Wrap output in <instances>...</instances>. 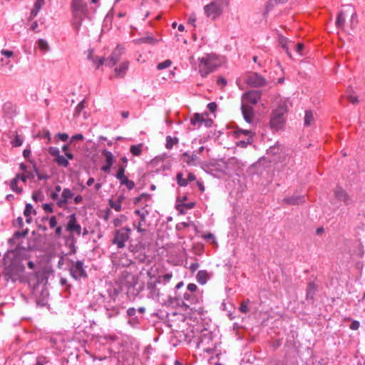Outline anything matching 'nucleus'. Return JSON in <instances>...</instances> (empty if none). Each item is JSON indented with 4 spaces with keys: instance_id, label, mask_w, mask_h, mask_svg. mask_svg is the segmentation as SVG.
Here are the masks:
<instances>
[{
    "instance_id": "f704fd0d",
    "label": "nucleus",
    "mask_w": 365,
    "mask_h": 365,
    "mask_svg": "<svg viewBox=\"0 0 365 365\" xmlns=\"http://www.w3.org/2000/svg\"><path fill=\"white\" fill-rule=\"evenodd\" d=\"M125 165L119 168L118 169L117 173H115V177L117 180H119L120 184H123V182L129 181L130 180L125 175Z\"/></svg>"
},
{
    "instance_id": "423d86ee",
    "label": "nucleus",
    "mask_w": 365,
    "mask_h": 365,
    "mask_svg": "<svg viewBox=\"0 0 365 365\" xmlns=\"http://www.w3.org/2000/svg\"><path fill=\"white\" fill-rule=\"evenodd\" d=\"M287 111L284 102L279 103L270 117V126L274 130H279L284 123V114Z\"/></svg>"
},
{
    "instance_id": "0e129e2a",
    "label": "nucleus",
    "mask_w": 365,
    "mask_h": 365,
    "mask_svg": "<svg viewBox=\"0 0 365 365\" xmlns=\"http://www.w3.org/2000/svg\"><path fill=\"white\" fill-rule=\"evenodd\" d=\"M48 362V359H46L44 356H39L37 357V360H36L35 365H46Z\"/></svg>"
},
{
    "instance_id": "473e14b6",
    "label": "nucleus",
    "mask_w": 365,
    "mask_h": 365,
    "mask_svg": "<svg viewBox=\"0 0 365 365\" xmlns=\"http://www.w3.org/2000/svg\"><path fill=\"white\" fill-rule=\"evenodd\" d=\"M195 278H197V283L200 285H204L208 279L207 272L205 270H199Z\"/></svg>"
},
{
    "instance_id": "2f4dec72",
    "label": "nucleus",
    "mask_w": 365,
    "mask_h": 365,
    "mask_svg": "<svg viewBox=\"0 0 365 365\" xmlns=\"http://www.w3.org/2000/svg\"><path fill=\"white\" fill-rule=\"evenodd\" d=\"M44 4H45L44 0H36V1L34 3V9L31 11L30 19H29L30 21L31 20V19L33 17H35L37 15L38 11L43 6Z\"/></svg>"
},
{
    "instance_id": "c85d7f7f",
    "label": "nucleus",
    "mask_w": 365,
    "mask_h": 365,
    "mask_svg": "<svg viewBox=\"0 0 365 365\" xmlns=\"http://www.w3.org/2000/svg\"><path fill=\"white\" fill-rule=\"evenodd\" d=\"M205 120L206 118L203 117L202 114L195 113L190 118V125L200 128Z\"/></svg>"
},
{
    "instance_id": "aec40b11",
    "label": "nucleus",
    "mask_w": 365,
    "mask_h": 365,
    "mask_svg": "<svg viewBox=\"0 0 365 365\" xmlns=\"http://www.w3.org/2000/svg\"><path fill=\"white\" fill-rule=\"evenodd\" d=\"M240 110H242V118L247 123H252L253 122V108L252 107L242 103L240 106Z\"/></svg>"
},
{
    "instance_id": "20e7f679",
    "label": "nucleus",
    "mask_w": 365,
    "mask_h": 365,
    "mask_svg": "<svg viewBox=\"0 0 365 365\" xmlns=\"http://www.w3.org/2000/svg\"><path fill=\"white\" fill-rule=\"evenodd\" d=\"M67 269L69 271L70 277L75 281L81 282L88 278L86 267L81 259L76 261L67 259Z\"/></svg>"
},
{
    "instance_id": "f8f14e48",
    "label": "nucleus",
    "mask_w": 365,
    "mask_h": 365,
    "mask_svg": "<svg viewBox=\"0 0 365 365\" xmlns=\"http://www.w3.org/2000/svg\"><path fill=\"white\" fill-rule=\"evenodd\" d=\"M346 21H349L351 23L356 21V15L354 9L349 6L340 11L338 14L336 23H344Z\"/></svg>"
},
{
    "instance_id": "ea45409f",
    "label": "nucleus",
    "mask_w": 365,
    "mask_h": 365,
    "mask_svg": "<svg viewBox=\"0 0 365 365\" xmlns=\"http://www.w3.org/2000/svg\"><path fill=\"white\" fill-rule=\"evenodd\" d=\"M178 143V139L175 137L173 138L170 135H168L165 138V148L168 150H170L173 148L174 145H177Z\"/></svg>"
},
{
    "instance_id": "49530a36",
    "label": "nucleus",
    "mask_w": 365,
    "mask_h": 365,
    "mask_svg": "<svg viewBox=\"0 0 365 365\" xmlns=\"http://www.w3.org/2000/svg\"><path fill=\"white\" fill-rule=\"evenodd\" d=\"M23 137L16 134L15 135L14 138H13L12 140H11V145H12V146L14 148H17L23 144Z\"/></svg>"
},
{
    "instance_id": "4d7b16f0",
    "label": "nucleus",
    "mask_w": 365,
    "mask_h": 365,
    "mask_svg": "<svg viewBox=\"0 0 365 365\" xmlns=\"http://www.w3.org/2000/svg\"><path fill=\"white\" fill-rule=\"evenodd\" d=\"M170 65H171V61L169 59H166V60L158 63L157 70L160 71V70L165 69V68L170 67Z\"/></svg>"
},
{
    "instance_id": "603ef678",
    "label": "nucleus",
    "mask_w": 365,
    "mask_h": 365,
    "mask_svg": "<svg viewBox=\"0 0 365 365\" xmlns=\"http://www.w3.org/2000/svg\"><path fill=\"white\" fill-rule=\"evenodd\" d=\"M185 292H192L195 294H201L200 290H198L197 287L194 283H190L187 285V288L184 290Z\"/></svg>"
},
{
    "instance_id": "a18cd8bd",
    "label": "nucleus",
    "mask_w": 365,
    "mask_h": 365,
    "mask_svg": "<svg viewBox=\"0 0 365 365\" xmlns=\"http://www.w3.org/2000/svg\"><path fill=\"white\" fill-rule=\"evenodd\" d=\"M72 9L73 11L78 12L83 9V4L82 0H73Z\"/></svg>"
},
{
    "instance_id": "6e6552de",
    "label": "nucleus",
    "mask_w": 365,
    "mask_h": 365,
    "mask_svg": "<svg viewBox=\"0 0 365 365\" xmlns=\"http://www.w3.org/2000/svg\"><path fill=\"white\" fill-rule=\"evenodd\" d=\"M130 232L131 230L128 227H120L115 230L112 244L117 246L119 250L125 248V242L130 239Z\"/></svg>"
},
{
    "instance_id": "338daca9",
    "label": "nucleus",
    "mask_w": 365,
    "mask_h": 365,
    "mask_svg": "<svg viewBox=\"0 0 365 365\" xmlns=\"http://www.w3.org/2000/svg\"><path fill=\"white\" fill-rule=\"evenodd\" d=\"M134 214L139 216L140 219H145V217L148 216V210L142 211L140 210H135Z\"/></svg>"
},
{
    "instance_id": "9d476101",
    "label": "nucleus",
    "mask_w": 365,
    "mask_h": 365,
    "mask_svg": "<svg viewBox=\"0 0 365 365\" xmlns=\"http://www.w3.org/2000/svg\"><path fill=\"white\" fill-rule=\"evenodd\" d=\"M206 16L210 21H215L222 13V3L221 0L211 2L204 7Z\"/></svg>"
},
{
    "instance_id": "bb28decb",
    "label": "nucleus",
    "mask_w": 365,
    "mask_h": 365,
    "mask_svg": "<svg viewBox=\"0 0 365 365\" xmlns=\"http://www.w3.org/2000/svg\"><path fill=\"white\" fill-rule=\"evenodd\" d=\"M182 159L184 163L190 165L195 163V160L197 159V156L196 155L195 153H190L187 151L182 153Z\"/></svg>"
},
{
    "instance_id": "cd10ccee",
    "label": "nucleus",
    "mask_w": 365,
    "mask_h": 365,
    "mask_svg": "<svg viewBox=\"0 0 365 365\" xmlns=\"http://www.w3.org/2000/svg\"><path fill=\"white\" fill-rule=\"evenodd\" d=\"M317 292V287L314 282H310L307 287V300H313L316 292Z\"/></svg>"
},
{
    "instance_id": "bf43d9fd",
    "label": "nucleus",
    "mask_w": 365,
    "mask_h": 365,
    "mask_svg": "<svg viewBox=\"0 0 365 365\" xmlns=\"http://www.w3.org/2000/svg\"><path fill=\"white\" fill-rule=\"evenodd\" d=\"M253 138H247V140H240L237 143V145L242 148H245L248 145H250L252 143Z\"/></svg>"
},
{
    "instance_id": "37998d69",
    "label": "nucleus",
    "mask_w": 365,
    "mask_h": 365,
    "mask_svg": "<svg viewBox=\"0 0 365 365\" xmlns=\"http://www.w3.org/2000/svg\"><path fill=\"white\" fill-rule=\"evenodd\" d=\"M195 205V202H182L180 205H177V206H175V209H177V210L178 212H180V213H183L182 212V210H181V208L182 207H185L187 210H191L192 209Z\"/></svg>"
},
{
    "instance_id": "5701e85b",
    "label": "nucleus",
    "mask_w": 365,
    "mask_h": 365,
    "mask_svg": "<svg viewBox=\"0 0 365 365\" xmlns=\"http://www.w3.org/2000/svg\"><path fill=\"white\" fill-rule=\"evenodd\" d=\"M277 42H279L280 47L284 51L285 53L291 58L289 46L291 41L282 34L277 33Z\"/></svg>"
},
{
    "instance_id": "3c124183",
    "label": "nucleus",
    "mask_w": 365,
    "mask_h": 365,
    "mask_svg": "<svg viewBox=\"0 0 365 365\" xmlns=\"http://www.w3.org/2000/svg\"><path fill=\"white\" fill-rule=\"evenodd\" d=\"M130 152L134 156H139V155H140V153H141V144L130 145Z\"/></svg>"
},
{
    "instance_id": "09e8293b",
    "label": "nucleus",
    "mask_w": 365,
    "mask_h": 365,
    "mask_svg": "<svg viewBox=\"0 0 365 365\" xmlns=\"http://www.w3.org/2000/svg\"><path fill=\"white\" fill-rule=\"evenodd\" d=\"M16 184H18V181H16V180H11L10 189L17 194H21L23 192V188L19 187Z\"/></svg>"
},
{
    "instance_id": "e433bc0d",
    "label": "nucleus",
    "mask_w": 365,
    "mask_h": 365,
    "mask_svg": "<svg viewBox=\"0 0 365 365\" xmlns=\"http://www.w3.org/2000/svg\"><path fill=\"white\" fill-rule=\"evenodd\" d=\"M145 223V219H140L138 220H134L133 222V227L140 234H143L146 232L145 229L142 228L143 225Z\"/></svg>"
},
{
    "instance_id": "79ce46f5",
    "label": "nucleus",
    "mask_w": 365,
    "mask_h": 365,
    "mask_svg": "<svg viewBox=\"0 0 365 365\" xmlns=\"http://www.w3.org/2000/svg\"><path fill=\"white\" fill-rule=\"evenodd\" d=\"M37 45H38V48H39L40 50H41L43 52H47V51H50V46H48V42L45 39H43V38L38 39Z\"/></svg>"
},
{
    "instance_id": "864d4df0",
    "label": "nucleus",
    "mask_w": 365,
    "mask_h": 365,
    "mask_svg": "<svg viewBox=\"0 0 365 365\" xmlns=\"http://www.w3.org/2000/svg\"><path fill=\"white\" fill-rule=\"evenodd\" d=\"M143 198H145V202L148 201L150 198V194L143 193L139 196L135 197L134 204L135 205H138L141 201H143Z\"/></svg>"
},
{
    "instance_id": "39448f33",
    "label": "nucleus",
    "mask_w": 365,
    "mask_h": 365,
    "mask_svg": "<svg viewBox=\"0 0 365 365\" xmlns=\"http://www.w3.org/2000/svg\"><path fill=\"white\" fill-rule=\"evenodd\" d=\"M145 307L140 306L138 308L129 307L125 311V318L127 319V324L132 328H138L145 319Z\"/></svg>"
},
{
    "instance_id": "680f3d73",
    "label": "nucleus",
    "mask_w": 365,
    "mask_h": 365,
    "mask_svg": "<svg viewBox=\"0 0 365 365\" xmlns=\"http://www.w3.org/2000/svg\"><path fill=\"white\" fill-rule=\"evenodd\" d=\"M48 152H49L50 155L53 157H58L61 155L60 154V150L56 147H50L49 149H48Z\"/></svg>"
},
{
    "instance_id": "69168bd1",
    "label": "nucleus",
    "mask_w": 365,
    "mask_h": 365,
    "mask_svg": "<svg viewBox=\"0 0 365 365\" xmlns=\"http://www.w3.org/2000/svg\"><path fill=\"white\" fill-rule=\"evenodd\" d=\"M43 199V196L41 192H33L32 200H34V202H41Z\"/></svg>"
},
{
    "instance_id": "7ed1b4c3",
    "label": "nucleus",
    "mask_w": 365,
    "mask_h": 365,
    "mask_svg": "<svg viewBox=\"0 0 365 365\" xmlns=\"http://www.w3.org/2000/svg\"><path fill=\"white\" fill-rule=\"evenodd\" d=\"M197 61H199L197 70L202 78L207 77L221 66L220 58L215 53H205V56L197 58Z\"/></svg>"
},
{
    "instance_id": "774afa93",
    "label": "nucleus",
    "mask_w": 365,
    "mask_h": 365,
    "mask_svg": "<svg viewBox=\"0 0 365 365\" xmlns=\"http://www.w3.org/2000/svg\"><path fill=\"white\" fill-rule=\"evenodd\" d=\"M217 86L225 88V86L227 84V81H226L225 78L223 76H219L217 79Z\"/></svg>"
},
{
    "instance_id": "c756f323",
    "label": "nucleus",
    "mask_w": 365,
    "mask_h": 365,
    "mask_svg": "<svg viewBox=\"0 0 365 365\" xmlns=\"http://www.w3.org/2000/svg\"><path fill=\"white\" fill-rule=\"evenodd\" d=\"M288 0H268L264 15H267L274 6L284 4Z\"/></svg>"
},
{
    "instance_id": "052dcab7",
    "label": "nucleus",
    "mask_w": 365,
    "mask_h": 365,
    "mask_svg": "<svg viewBox=\"0 0 365 365\" xmlns=\"http://www.w3.org/2000/svg\"><path fill=\"white\" fill-rule=\"evenodd\" d=\"M44 220H48V222H49L50 228H54L56 227H58L56 225V224L58 222H56V217L55 215H53L50 217H45Z\"/></svg>"
},
{
    "instance_id": "0eeeda50",
    "label": "nucleus",
    "mask_w": 365,
    "mask_h": 365,
    "mask_svg": "<svg viewBox=\"0 0 365 365\" xmlns=\"http://www.w3.org/2000/svg\"><path fill=\"white\" fill-rule=\"evenodd\" d=\"M166 285L158 283V281H153L150 279L145 284V289H147V297L154 300H159L160 297L165 296V287Z\"/></svg>"
},
{
    "instance_id": "f03ea898",
    "label": "nucleus",
    "mask_w": 365,
    "mask_h": 365,
    "mask_svg": "<svg viewBox=\"0 0 365 365\" xmlns=\"http://www.w3.org/2000/svg\"><path fill=\"white\" fill-rule=\"evenodd\" d=\"M183 287V282L180 281L175 284L174 294L167 295L168 304L175 307H181L185 310L192 309L193 305L200 304L201 302V294H195L189 292L181 291Z\"/></svg>"
},
{
    "instance_id": "2eb2a0df",
    "label": "nucleus",
    "mask_w": 365,
    "mask_h": 365,
    "mask_svg": "<svg viewBox=\"0 0 365 365\" xmlns=\"http://www.w3.org/2000/svg\"><path fill=\"white\" fill-rule=\"evenodd\" d=\"M66 230L71 234H76L78 236L81 235V227L80 224L76 222V214L72 213L68 217L67 226Z\"/></svg>"
},
{
    "instance_id": "e2e57ef3",
    "label": "nucleus",
    "mask_w": 365,
    "mask_h": 365,
    "mask_svg": "<svg viewBox=\"0 0 365 365\" xmlns=\"http://www.w3.org/2000/svg\"><path fill=\"white\" fill-rule=\"evenodd\" d=\"M27 180H30V178L20 173L16 174V176L12 179V180H16V182L21 180L23 182H26Z\"/></svg>"
},
{
    "instance_id": "393cba45",
    "label": "nucleus",
    "mask_w": 365,
    "mask_h": 365,
    "mask_svg": "<svg viewBox=\"0 0 365 365\" xmlns=\"http://www.w3.org/2000/svg\"><path fill=\"white\" fill-rule=\"evenodd\" d=\"M3 114L6 118H12L16 114V108L12 103L8 101L2 106Z\"/></svg>"
},
{
    "instance_id": "de8ad7c7",
    "label": "nucleus",
    "mask_w": 365,
    "mask_h": 365,
    "mask_svg": "<svg viewBox=\"0 0 365 365\" xmlns=\"http://www.w3.org/2000/svg\"><path fill=\"white\" fill-rule=\"evenodd\" d=\"M91 61H92L93 64H94V66L96 67V68H100V66H103V65H106V59L104 58V57H96V58H93L92 60H90Z\"/></svg>"
},
{
    "instance_id": "58836bf2",
    "label": "nucleus",
    "mask_w": 365,
    "mask_h": 365,
    "mask_svg": "<svg viewBox=\"0 0 365 365\" xmlns=\"http://www.w3.org/2000/svg\"><path fill=\"white\" fill-rule=\"evenodd\" d=\"M29 162L31 164H32L33 169H34L36 176H37L38 180H48V178H50V176H48L46 174H41L38 173V167H36V163L34 160H29Z\"/></svg>"
},
{
    "instance_id": "5fc2aeb1",
    "label": "nucleus",
    "mask_w": 365,
    "mask_h": 365,
    "mask_svg": "<svg viewBox=\"0 0 365 365\" xmlns=\"http://www.w3.org/2000/svg\"><path fill=\"white\" fill-rule=\"evenodd\" d=\"M250 304V300L247 299L242 302L240 305L239 310L242 314H247L250 312V309L248 308V304Z\"/></svg>"
},
{
    "instance_id": "a878e982",
    "label": "nucleus",
    "mask_w": 365,
    "mask_h": 365,
    "mask_svg": "<svg viewBox=\"0 0 365 365\" xmlns=\"http://www.w3.org/2000/svg\"><path fill=\"white\" fill-rule=\"evenodd\" d=\"M28 229H26L23 231H17L14 232V235H13L12 238L8 240V244H9L11 247H12L14 245H15L16 242L18 241L19 239L24 238L26 235H28Z\"/></svg>"
},
{
    "instance_id": "6ab92c4d",
    "label": "nucleus",
    "mask_w": 365,
    "mask_h": 365,
    "mask_svg": "<svg viewBox=\"0 0 365 365\" xmlns=\"http://www.w3.org/2000/svg\"><path fill=\"white\" fill-rule=\"evenodd\" d=\"M73 193L70 190V188H64L63 189L62 194H61V198L58 199L57 206L59 207H63L66 203H68V200L73 198Z\"/></svg>"
},
{
    "instance_id": "c9c22d12",
    "label": "nucleus",
    "mask_w": 365,
    "mask_h": 365,
    "mask_svg": "<svg viewBox=\"0 0 365 365\" xmlns=\"http://www.w3.org/2000/svg\"><path fill=\"white\" fill-rule=\"evenodd\" d=\"M242 135L247 138H253L255 133L252 132L250 130H242L240 128H237V129H235V138H240Z\"/></svg>"
},
{
    "instance_id": "9b49d317",
    "label": "nucleus",
    "mask_w": 365,
    "mask_h": 365,
    "mask_svg": "<svg viewBox=\"0 0 365 365\" xmlns=\"http://www.w3.org/2000/svg\"><path fill=\"white\" fill-rule=\"evenodd\" d=\"M105 316L108 319H113L120 316L123 306L120 304L102 303Z\"/></svg>"
},
{
    "instance_id": "dca6fc26",
    "label": "nucleus",
    "mask_w": 365,
    "mask_h": 365,
    "mask_svg": "<svg viewBox=\"0 0 365 365\" xmlns=\"http://www.w3.org/2000/svg\"><path fill=\"white\" fill-rule=\"evenodd\" d=\"M261 91H249L242 96V103H251L256 105L260 100Z\"/></svg>"
},
{
    "instance_id": "a211bd4d",
    "label": "nucleus",
    "mask_w": 365,
    "mask_h": 365,
    "mask_svg": "<svg viewBox=\"0 0 365 365\" xmlns=\"http://www.w3.org/2000/svg\"><path fill=\"white\" fill-rule=\"evenodd\" d=\"M334 196L338 200L344 202L345 205H353V203H354L350 195L341 187L335 188Z\"/></svg>"
},
{
    "instance_id": "13d9d810",
    "label": "nucleus",
    "mask_w": 365,
    "mask_h": 365,
    "mask_svg": "<svg viewBox=\"0 0 365 365\" xmlns=\"http://www.w3.org/2000/svg\"><path fill=\"white\" fill-rule=\"evenodd\" d=\"M109 205L112 209L115 210V212H120L121 210V202L120 201H113L112 200H109Z\"/></svg>"
},
{
    "instance_id": "b1692460",
    "label": "nucleus",
    "mask_w": 365,
    "mask_h": 365,
    "mask_svg": "<svg viewBox=\"0 0 365 365\" xmlns=\"http://www.w3.org/2000/svg\"><path fill=\"white\" fill-rule=\"evenodd\" d=\"M65 246L69 248L70 251L66 255H73L76 253V238L70 235L65 238Z\"/></svg>"
},
{
    "instance_id": "4c0bfd02",
    "label": "nucleus",
    "mask_w": 365,
    "mask_h": 365,
    "mask_svg": "<svg viewBox=\"0 0 365 365\" xmlns=\"http://www.w3.org/2000/svg\"><path fill=\"white\" fill-rule=\"evenodd\" d=\"M173 277V274L171 273H167L164 275H159L157 278H155V280H153V282H159L158 284H162L166 285L167 283H168L170 280V279Z\"/></svg>"
},
{
    "instance_id": "c03bdc74",
    "label": "nucleus",
    "mask_w": 365,
    "mask_h": 365,
    "mask_svg": "<svg viewBox=\"0 0 365 365\" xmlns=\"http://www.w3.org/2000/svg\"><path fill=\"white\" fill-rule=\"evenodd\" d=\"M314 118H313L312 112L309 110H305L304 113V125L308 127L312 123Z\"/></svg>"
},
{
    "instance_id": "412c9836",
    "label": "nucleus",
    "mask_w": 365,
    "mask_h": 365,
    "mask_svg": "<svg viewBox=\"0 0 365 365\" xmlns=\"http://www.w3.org/2000/svg\"><path fill=\"white\" fill-rule=\"evenodd\" d=\"M305 202L304 195H292L282 199V203L287 205H299Z\"/></svg>"
},
{
    "instance_id": "1a4fd4ad",
    "label": "nucleus",
    "mask_w": 365,
    "mask_h": 365,
    "mask_svg": "<svg viewBox=\"0 0 365 365\" xmlns=\"http://www.w3.org/2000/svg\"><path fill=\"white\" fill-rule=\"evenodd\" d=\"M106 292H107V295L101 294L102 303L118 304L116 299L121 292V285L118 283L112 284L108 287Z\"/></svg>"
},
{
    "instance_id": "8fccbe9b",
    "label": "nucleus",
    "mask_w": 365,
    "mask_h": 365,
    "mask_svg": "<svg viewBox=\"0 0 365 365\" xmlns=\"http://www.w3.org/2000/svg\"><path fill=\"white\" fill-rule=\"evenodd\" d=\"M190 182L189 180H187L186 179L182 178V173H178L177 174V184L180 187H185L187 185L188 182Z\"/></svg>"
},
{
    "instance_id": "7c9ffc66",
    "label": "nucleus",
    "mask_w": 365,
    "mask_h": 365,
    "mask_svg": "<svg viewBox=\"0 0 365 365\" xmlns=\"http://www.w3.org/2000/svg\"><path fill=\"white\" fill-rule=\"evenodd\" d=\"M128 62L123 61L120 64L119 67L115 68V73L118 77H124L125 72L128 71Z\"/></svg>"
},
{
    "instance_id": "f3484780",
    "label": "nucleus",
    "mask_w": 365,
    "mask_h": 365,
    "mask_svg": "<svg viewBox=\"0 0 365 365\" xmlns=\"http://www.w3.org/2000/svg\"><path fill=\"white\" fill-rule=\"evenodd\" d=\"M101 153H102L103 157L105 158V165L101 167V170H102L105 173H110V168L113 166V163H115V156H113V153L110 151L106 149L102 150V152H101Z\"/></svg>"
},
{
    "instance_id": "4468645a",
    "label": "nucleus",
    "mask_w": 365,
    "mask_h": 365,
    "mask_svg": "<svg viewBox=\"0 0 365 365\" xmlns=\"http://www.w3.org/2000/svg\"><path fill=\"white\" fill-rule=\"evenodd\" d=\"M124 51L125 48L121 45H118L114 51H113L112 53H110L109 58L106 60V66L109 68L115 66L116 63H118V61L120 60L121 56H123Z\"/></svg>"
},
{
    "instance_id": "a19ab883",
    "label": "nucleus",
    "mask_w": 365,
    "mask_h": 365,
    "mask_svg": "<svg viewBox=\"0 0 365 365\" xmlns=\"http://www.w3.org/2000/svg\"><path fill=\"white\" fill-rule=\"evenodd\" d=\"M54 161L56 163H57V165L63 168H68V166L70 165L68 159H66L63 155L55 156Z\"/></svg>"
},
{
    "instance_id": "ddd939ff",
    "label": "nucleus",
    "mask_w": 365,
    "mask_h": 365,
    "mask_svg": "<svg viewBox=\"0 0 365 365\" xmlns=\"http://www.w3.org/2000/svg\"><path fill=\"white\" fill-rule=\"evenodd\" d=\"M245 83L252 88H261L264 86L267 81L264 77L257 73H252L247 76Z\"/></svg>"
},
{
    "instance_id": "f257e3e1",
    "label": "nucleus",
    "mask_w": 365,
    "mask_h": 365,
    "mask_svg": "<svg viewBox=\"0 0 365 365\" xmlns=\"http://www.w3.org/2000/svg\"><path fill=\"white\" fill-rule=\"evenodd\" d=\"M26 260L28 257L26 256V248L21 244L5 252L2 261L0 262V267L4 266L2 274L6 282H15L20 278L21 274L25 271L24 262Z\"/></svg>"
},
{
    "instance_id": "4be33fe9",
    "label": "nucleus",
    "mask_w": 365,
    "mask_h": 365,
    "mask_svg": "<svg viewBox=\"0 0 365 365\" xmlns=\"http://www.w3.org/2000/svg\"><path fill=\"white\" fill-rule=\"evenodd\" d=\"M212 341V332L204 329L202 331V334H200L199 343H197V346H209L210 342Z\"/></svg>"
},
{
    "instance_id": "6e6d98bb",
    "label": "nucleus",
    "mask_w": 365,
    "mask_h": 365,
    "mask_svg": "<svg viewBox=\"0 0 365 365\" xmlns=\"http://www.w3.org/2000/svg\"><path fill=\"white\" fill-rule=\"evenodd\" d=\"M31 214L36 215V210L33 208V205L27 203L25 205L24 216H31Z\"/></svg>"
},
{
    "instance_id": "72a5a7b5",
    "label": "nucleus",
    "mask_w": 365,
    "mask_h": 365,
    "mask_svg": "<svg viewBox=\"0 0 365 365\" xmlns=\"http://www.w3.org/2000/svg\"><path fill=\"white\" fill-rule=\"evenodd\" d=\"M157 41H156V39L155 38H153V36H150L139 38L134 40V42L138 44L148 43L150 45H155Z\"/></svg>"
}]
</instances>
